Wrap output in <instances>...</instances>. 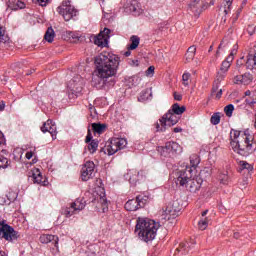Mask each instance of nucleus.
<instances>
[{
	"label": "nucleus",
	"instance_id": "nucleus-1",
	"mask_svg": "<svg viewBox=\"0 0 256 256\" xmlns=\"http://www.w3.org/2000/svg\"><path fill=\"white\" fill-rule=\"evenodd\" d=\"M119 61V56L111 53L100 54L95 58L96 71L92 83L96 89L115 85V80L112 77L117 75Z\"/></svg>",
	"mask_w": 256,
	"mask_h": 256
},
{
	"label": "nucleus",
	"instance_id": "nucleus-2",
	"mask_svg": "<svg viewBox=\"0 0 256 256\" xmlns=\"http://www.w3.org/2000/svg\"><path fill=\"white\" fill-rule=\"evenodd\" d=\"M230 140V146L238 155L249 157V155L255 153L256 144L253 142V138L249 135L248 130L241 132L232 129L230 132Z\"/></svg>",
	"mask_w": 256,
	"mask_h": 256
},
{
	"label": "nucleus",
	"instance_id": "nucleus-3",
	"mask_svg": "<svg viewBox=\"0 0 256 256\" xmlns=\"http://www.w3.org/2000/svg\"><path fill=\"white\" fill-rule=\"evenodd\" d=\"M158 229L159 223L152 219L138 217L136 220L135 234L145 243H149V241L155 239Z\"/></svg>",
	"mask_w": 256,
	"mask_h": 256
},
{
	"label": "nucleus",
	"instance_id": "nucleus-4",
	"mask_svg": "<svg viewBox=\"0 0 256 256\" xmlns=\"http://www.w3.org/2000/svg\"><path fill=\"white\" fill-rule=\"evenodd\" d=\"M199 163V156L192 155L190 157V166H186L185 169L176 172V185H180V187L187 185V183L193 179V171L197 169Z\"/></svg>",
	"mask_w": 256,
	"mask_h": 256
},
{
	"label": "nucleus",
	"instance_id": "nucleus-5",
	"mask_svg": "<svg viewBox=\"0 0 256 256\" xmlns=\"http://www.w3.org/2000/svg\"><path fill=\"white\" fill-rule=\"evenodd\" d=\"M157 152L160 157L171 161V159H177L181 153H183V147L175 141L166 142L164 146H158Z\"/></svg>",
	"mask_w": 256,
	"mask_h": 256
},
{
	"label": "nucleus",
	"instance_id": "nucleus-6",
	"mask_svg": "<svg viewBox=\"0 0 256 256\" xmlns=\"http://www.w3.org/2000/svg\"><path fill=\"white\" fill-rule=\"evenodd\" d=\"M127 147V139L125 138H112L108 142L104 148L101 149L103 153L106 155H115L117 151H121V149H125Z\"/></svg>",
	"mask_w": 256,
	"mask_h": 256
},
{
	"label": "nucleus",
	"instance_id": "nucleus-7",
	"mask_svg": "<svg viewBox=\"0 0 256 256\" xmlns=\"http://www.w3.org/2000/svg\"><path fill=\"white\" fill-rule=\"evenodd\" d=\"M179 123V117L174 114L173 111L169 110L163 117L156 123V131H167V127H173Z\"/></svg>",
	"mask_w": 256,
	"mask_h": 256
},
{
	"label": "nucleus",
	"instance_id": "nucleus-8",
	"mask_svg": "<svg viewBox=\"0 0 256 256\" xmlns=\"http://www.w3.org/2000/svg\"><path fill=\"white\" fill-rule=\"evenodd\" d=\"M0 239H5L9 243H13V241L19 239V232L15 231L9 224H6L5 221H2L0 222Z\"/></svg>",
	"mask_w": 256,
	"mask_h": 256
},
{
	"label": "nucleus",
	"instance_id": "nucleus-9",
	"mask_svg": "<svg viewBox=\"0 0 256 256\" xmlns=\"http://www.w3.org/2000/svg\"><path fill=\"white\" fill-rule=\"evenodd\" d=\"M59 15H62L64 21H71L73 17H77V9L71 5V1H63L62 5L57 8Z\"/></svg>",
	"mask_w": 256,
	"mask_h": 256
},
{
	"label": "nucleus",
	"instance_id": "nucleus-10",
	"mask_svg": "<svg viewBox=\"0 0 256 256\" xmlns=\"http://www.w3.org/2000/svg\"><path fill=\"white\" fill-rule=\"evenodd\" d=\"M177 205V202H173L162 208L160 211L161 221H170V219H175L180 211V209L177 208Z\"/></svg>",
	"mask_w": 256,
	"mask_h": 256
},
{
	"label": "nucleus",
	"instance_id": "nucleus-11",
	"mask_svg": "<svg viewBox=\"0 0 256 256\" xmlns=\"http://www.w3.org/2000/svg\"><path fill=\"white\" fill-rule=\"evenodd\" d=\"M87 205V202L83 198H77L70 207L66 208L64 210L65 217H72V215H75L79 213V211H83L85 209V206Z\"/></svg>",
	"mask_w": 256,
	"mask_h": 256
},
{
	"label": "nucleus",
	"instance_id": "nucleus-12",
	"mask_svg": "<svg viewBox=\"0 0 256 256\" xmlns=\"http://www.w3.org/2000/svg\"><path fill=\"white\" fill-rule=\"evenodd\" d=\"M111 38V29L104 28L97 36L94 37V45L98 47H107Z\"/></svg>",
	"mask_w": 256,
	"mask_h": 256
},
{
	"label": "nucleus",
	"instance_id": "nucleus-13",
	"mask_svg": "<svg viewBox=\"0 0 256 256\" xmlns=\"http://www.w3.org/2000/svg\"><path fill=\"white\" fill-rule=\"evenodd\" d=\"M95 176V163L93 161H87L81 169V180L89 181Z\"/></svg>",
	"mask_w": 256,
	"mask_h": 256
},
{
	"label": "nucleus",
	"instance_id": "nucleus-14",
	"mask_svg": "<svg viewBox=\"0 0 256 256\" xmlns=\"http://www.w3.org/2000/svg\"><path fill=\"white\" fill-rule=\"evenodd\" d=\"M207 7H209V4H207L205 0H193L189 4V9L195 17H199V15H201V13L204 12Z\"/></svg>",
	"mask_w": 256,
	"mask_h": 256
},
{
	"label": "nucleus",
	"instance_id": "nucleus-15",
	"mask_svg": "<svg viewBox=\"0 0 256 256\" xmlns=\"http://www.w3.org/2000/svg\"><path fill=\"white\" fill-rule=\"evenodd\" d=\"M94 200H92V203H95V201H98L100 205H102L103 211H105V207H107V197L105 194V188L99 187L98 190H96V195L94 194Z\"/></svg>",
	"mask_w": 256,
	"mask_h": 256
},
{
	"label": "nucleus",
	"instance_id": "nucleus-16",
	"mask_svg": "<svg viewBox=\"0 0 256 256\" xmlns=\"http://www.w3.org/2000/svg\"><path fill=\"white\" fill-rule=\"evenodd\" d=\"M40 243H53L56 249H59V237L51 234H42L40 236Z\"/></svg>",
	"mask_w": 256,
	"mask_h": 256
},
{
	"label": "nucleus",
	"instance_id": "nucleus-17",
	"mask_svg": "<svg viewBox=\"0 0 256 256\" xmlns=\"http://www.w3.org/2000/svg\"><path fill=\"white\" fill-rule=\"evenodd\" d=\"M7 6L12 11H17L19 9H25V2L21 0H8Z\"/></svg>",
	"mask_w": 256,
	"mask_h": 256
},
{
	"label": "nucleus",
	"instance_id": "nucleus-18",
	"mask_svg": "<svg viewBox=\"0 0 256 256\" xmlns=\"http://www.w3.org/2000/svg\"><path fill=\"white\" fill-rule=\"evenodd\" d=\"M227 73L225 72H218L216 75V79L214 80L213 86H212V94L213 93H217V91L219 90V85H221V81H223V79H225V75Z\"/></svg>",
	"mask_w": 256,
	"mask_h": 256
},
{
	"label": "nucleus",
	"instance_id": "nucleus-19",
	"mask_svg": "<svg viewBox=\"0 0 256 256\" xmlns=\"http://www.w3.org/2000/svg\"><path fill=\"white\" fill-rule=\"evenodd\" d=\"M83 82L78 81L75 83V80L70 81L69 88L74 95H80L81 91H83Z\"/></svg>",
	"mask_w": 256,
	"mask_h": 256
},
{
	"label": "nucleus",
	"instance_id": "nucleus-20",
	"mask_svg": "<svg viewBox=\"0 0 256 256\" xmlns=\"http://www.w3.org/2000/svg\"><path fill=\"white\" fill-rule=\"evenodd\" d=\"M246 69H256V52L254 54H248L246 60Z\"/></svg>",
	"mask_w": 256,
	"mask_h": 256
},
{
	"label": "nucleus",
	"instance_id": "nucleus-21",
	"mask_svg": "<svg viewBox=\"0 0 256 256\" xmlns=\"http://www.w3.org/2000/svg\"><path fill=\"white\" fill-rule=\"evenodd\" d=\"M125 209L126 211H137V209H140L137 199L128 200L125 203Z\"/></svg>",
	"mask_w": 256,
	"mask_h": 256
},
{
	"label": "nucleus",
	"instance_id": "nucleus-22",
	"mask_svg": "<svg viewBox=\"0 0 256 256\" xmlns=\"http://www.w3.org/2000/svg\"><path fill=\"white\" fill-rule=\"evenodd\" d=\"M32 179L33 182L37 183L38 185H45V181H43V175L39 169L32 173Z\"/></svg>",
	"mask_w": 256,
	"mask_h": 256
},
{
	"label": "nucleus",
	"instance_id": "nucleus-23",
	"mask_svg": "<svg viewBox=\"0 0 256 256\" xmlns=\"http://www.w3.org/2000/svg\"><path fill=\"white\" fill-rule=\"evenodd\" d=\"M131 44L128 46V49L130 51H134V49H136L137 47H139V43L141 41V39L139 38V36H131L130 38Z\"/></svg>",
	"mask_w": 256,
	"mask_h": 256
},
{
	"label": "nucleus",
	"instance_id": "nucleus-24",
	"mask_svg": "<svg viewBox=\"0 0 256 256\" xmlns=\"http://www.w3.org/2000/svg\"><path fill=\"white\" fill-rule=\"evenodd\" d=\"M107 129V125L101 124V123H92V130L94 133H98V135H101Z\"/></svg>",
	"mask_w": 256,
	"mask_h": 256
},
{
	"label": "nucleus",
	"instance_id": "nucleus-25",
	"mask_svg": "<svg viewBox=\"0 0 256 256\" xmlns=\"http://www.w3.org/2000/svg\"><path fill=\"white\" fill-rule=\"evenodd\" d=\"M45 41L48 43H53V40L55 39V30H53L52 27H49L44 35Z\"/></svg>",
	"mask_w": 256,
	"mask_h": 256
},
{
	"label": "nucleus",
	"instance_id": "nucleus-26",
	"mask_svg": "<svg viewBox=\"0 0 256 256\" xmlns=\"http://www.w3.org/2000/svg\"><path fill=\"white\" fill-rule=\"evenodd\" d=\"M189 185L190 191H199L201 189V184L199 182L195 181V179L190 178V181L187 182L184 187H187Z\"/></svg>",
	"mask_w": 256,
	"mask_h": 256
},
{
	"label": "nucleus",
	"instance_id": "nucleus-27",
	"mask_svg": "<svg viewBox=\"0 0 256 256\" xmlns=\"http://www.w3.org/2000/svg\"><path fill=\"white\" fill-rule=\"evenodd\" d=\"M136 201L138 203V207H140V209H143V207H145V205H147V201H149V197H147L145 195H138L136 197Z\"/></svg>",
	"mask_w": 256,
	"mask_h": 256
},
{
	"label": "nucleus",
	"instance_id": "nucleus-28",
	"mask_svg": "<svg viewBox=\"0 0 256 256\" xmlns=\"http://www.w3.org/2000/svg\"><path fill=\"white\" fill-rule=\"evenodd\" d=\"M185 106H179L178 103L173 104L172 109L170 111H172V113H174L175 115H183V113H185Z\"/></svg>",
	"mask_w": 256,
	"mask_h": 256
},
{
	"label": "nucleus",
	"instance_id": "nucleus-29",
	"mask_svg": "<svg viewBox=\"0 0 256 256\" xmlns=\"http://www.w3.org/2000/svg\"><path fill=\"white\" fill-rule=\"evenodd\" d=\"M237 49H239V46L235 44L230 55L224 60V62L229 63L231 65V63H233V59H235V55H237Z\"/></svg>",
	"mask_w": 256,
	"mask_h": 256
},
{
	"label": "nucleus",
	"instance_id": "nucleus-30",
	"mask_svg": "<svg viewBox=\"0 0 256 256\" xmlns=\"http://www.w3.org/2000/svg\"><path fill=\"white\" fill-rule=\"evenodd\" d=\"M253 83V74L245 73L242 75V85H249Z\"/></svg>",
	"mask_w": 256,
	"mask_h": 256
},
{
	"label": "nucleus",
	"instance_id": "nucleus-31",
	"mask_svg": "<svg viewBox=\"0 0 256 256\" xmlns=\"http://www.w3.org/2000/svg\"><path fill=\"white\" fill-rule=\"evenodd\" d=\"M0 43H9V35L2 26H0Z\"/></svg>",
	"mask_w": 256,
	"mask_h": 256
},
{
	"label": "nucleus",
	"instance_id": "nucleus-32",
	"mask_svg": "<svg viewBox=\"0 0 256 256\" xmlns=\"http://www.w3.org/2000/svg\"><path fill=\"white\" fill-rule=\"evenodd\" d=\"M210 122L212 123V125H219V123H221V113H214L210 118Z\"/></svg>",
	"mask_w": 256,
	"mask_h": 256
},
{
	"label": "nucleus",
	"instance_id": "nucleus-33",
	"mask_svg": "<svg viewBox=\"0 0 256 256\" xmlns=\"http://www.w3.org/2000/svg\"><path fill=\"white\" fill-rule=\"evenodd\" d=\"M97 147H99V142L97 140H92L89 144H88V151L93 154L97 151Z\"/></svg>",
	"mask_w": 256,
	"mask_h": 256
},
{
	"label": "nucleus",
	"instance_id": "nucleus-34",
	"mask_svg": "<svg viewBox=\"0 0 256 256\" xmlns=\"http://www.w3.org/2000/svg\"><path fill=\"white\" fill-rule=\"evenodd\" d=\"M208 226H209V219L207 218H203L198 222V228L200 229V231H205V229H207Z\"/></svg>",
	"mask_w": 256,
	"mask_h": 256
},
{
	"label": "nucleus",
	"instance_id": "nucleus-35",
	"mask_svg": "<svg viewBox=\"0 0 256 256\" xmlns=\"http://www.w3.org/2000/svg\"><path fill=\"white\" fill-rule=\"evenodd\" d=\"M233 3V0H226L225 4L223 6V13L225 15H229L231 13V5Z\"/></svg>",
	"mask_w": 256,
	"mask_h": 256
},
{
	"label": "nucleus",
	"instance_id": "nucleus-36",
	"mask_svg": "<svg viewBox=\"0 0 256 256\" xmlns=\"http://www.w3.org/2000/svg\"><path fill=\"white\" fill-rule=\"evenodd\" d=\"M219 179H220V183H222V185H227V183H229L228 172L224 171L223 173H221L219 176Z\"/></svg>",
	"mask_w": 256,
	"mask_h": 256
},
{
	"label": "nucleus",
	"instance_id": "nucleus-37",
	"mask_svg": "<svg viewBox=\"0 0 256 256\" xmlns=\"http://www.w3.org/2000/svg\"><path fill=\"white\" fill-rule=\"evenodd\" d=\"M9 167V160L0 154V169H7Z\"/></svg>",
	"mask_w": 256,
	"mask_h": 256
},
{
	"label": "nucleus",
	"instance_id": "nucleus-38",
	"mask_svg": "<svg viewBox=\"0 0 256 256\" xmlns=\"http://www.w3.org/2000/svg\"><path fill=\"white\" fill-rule=\"evenodd\" d=\"M233 111H235V106H233V104H229V105L225 106V108H224L226 117H232Z\"/></svg>",
	"mask_w": 256,
	"mask_h": 256
},
{
	"label": "nucleus",
	"instance_id": "nucleus-39",
	"mask_svg": "<svg viewBox=\"0 0 256 256\" xmlns=\"http://www.w3.org/2000/svg\"><path fill=\"white\" fill-rule=\"evenodd\" d=\"M48 133H50L53 140L57 139V126L55 124L50 125Z\"/></svg>",
	"mask_w": 256,
	"mask_h": 256
},
{
	"label": "nucleus",
	"instance_id": "nucleus-40",
	"mask_svg": "<svg viewBox=\"0 0 256 256\" xmlns=\"http://www.w3.org/2000/svg\"><path fill=\"white\" fill-rule=\"evenodd\" d=\"M189 79H191V73L185 72L182 75V81H183L184 87H189Z\"/></svg>",
	"mask_w": 256,
	"mask_h": 256
},
{
	"label": "nucleus",
	"instance_id": "nucleus-41",
	"mask_svg": "<svg viewBox=\"0 0 256 256\" xmlns=\"http://www.w3.org/2000/svg\"><path fill=\"white\" fill-rule=\"evenodd\" d=\"M129 11H131V13H139L140 9H139V4H137V1H133L130 4Z\"/></svg>",
	"mask_w": 256,
	"mask_h": 256
},
{
	"label": "nucleus",
	"instance_id": "nucleus-42",
	"mask_svg": "<svg viewBox=\"0 0 256 256\" xmlns=\"http://www.w3.org/2000/svg\"><path fill=\"white\" fill-rule=\"evenodd\" d=\"M53 120H47L41 127L42 133H49V127H51Z\"/></svg>",
	"mask_w": 256,
	"mask_h": 256
},
{
	"label": "nucleus",
	"instance_id": "nucleus-43",
	"mask_svg": "<svg viewBox=\"0 0 256 256\" xmlns=\"http://www.w3.org/2000/svg\"><path fill=\"white\" fill-rule=\"evenodd\" d=\"M151 97V93L149 89L143 90L140 94V100L145 101L146 99H149Z\"/></svg>",
	"mask_w": 256,
	"mask_h": 256
},
{
	"label": "nucleus",
	"instance_id": "nucleus-44",
	"mask_svg": "<svg viewBox=\"0 0 256 256\" xmlns=\"http://www.w3.org/2000/svg\"><path fill=\"white\" fill-rule=\"evenodd\" d=\"M6 197H7V200L9 201V203H13V201H15V199H17V192L10 191V192H8Z\"/></svg>",
	"mask_w": 256,
	"mask_h": 256
},
{
	"label": "nucleus",
	"instance_id": "nucleus-45",
	"mask_svg": "<svg viewBox=\"0 0 256 256\" xmlns=\"http://www.w3.org/2000/svg\"><path fill=\"white\" fill-rule=\"evenodd\" d=\"M240 169H246L247 171H253V166L246 161H240Z\"/></svg>",
	"mask_w": 256,
	"mask_h": 256
},
{
	"label": "nucleus",
	"instance_id": "nucleus-46",
	"mask_svg": "<svg viewBox=\"0 0 256 256\" xmlns=\"http://www.w3.org/2000/svg\"><path fill=\"white\" fill-rule=\"evenodd\" d=\"M229 67H231V64L229 62L223 61L220 67V72L227 73V71H229Z\"/></svg>",
	"mask_w": 256,
	"mask_h": 256
},
{
	"label": "nucleus",
	"instance_id": "nucleus-47",
	"mask_svg": "<svg viewBox=\"0 0 256 256\" xmlns=\"http://www.w3.org/2000/svg\"><path fill=\"white\" fill-rule=\"evenodd\" d=\"M213 173V168L211 167H205L202 171H201V175H206V177H210V175Z\"/></svg>",
	"mask_w": 256,
	"mask_h": 256
},
{
	"label": "nucleus",
	"instance_id": "nucleus-48",
	"mask_svg": "<svg viewBox=\"0 0 256 256\" xmlns=\"http://www.w3.org/2000/svg\"><path fill=\"white\" fill-rule=\"evenodd\" d=\"M244 67L243 57L236 62V69L238 73H241V68Z\"/></svg>",
	"mask_w": 256,
	"mask_h": 256
},
{
	"label": "nucleus",
	"instance_id": "nucleus-49",
	"mask_svg": "<svg viewBox=\"0 0 256 256\" xmlns=\"http://www.w3.org/2000/svg\"><path fill=\"white\" fill-rule=\"evenodd\" d=\"M233 82L236 85H243V75L235 76Z\"/></svg>",
	"mask_w": 256,
	"mask_h": 256
},
{
	"label": "nucleus",
	"instance_id": "nucleus-50",
	"mask_svg": "<svg viewBox=\"0 0 256 256\" xmlns=\"http://www.w3.org/2000/svg\"><path fill=\"white\" fill-rule=\"evenodd\" d=\"M255 29H256V27H255V25H248V27H247V33H248V35H255Z\"/></svg>",
	"mask_w": 256,
	"mask_h": 256
},
{
	"label": "nucleus",
	"instance_id": "nucleus-51",
	"mask_svg": "<svg viewBox=\"0 0 256 256\" xmlns=\"http://www.w3.org/2000/svg\"><path fill=\"white\" fill-rule=\"evenodd\" d=\"M212 95H215L216 99H221V96L223 95V89L217 90L216 92L212 93Z\"/></svg>",
	"mask_w": 256,
	"mask_h": 256
},
{
	"label": "nucleus",
	"instance_id": "nucleus-52",
	"mask_svg": "<svg viewBox=\"0 0 256 256\" xmlns=\"http://www.w3.org/2000/svg\"><path fill=\"white\" fill-rule=\"evenodd\" d=\"M40 7H47L49 0H37Z\"/></svg>",
	"mask_w": 256,
	"mask_h": 256
},
{
	"label": "nucleus",
	"instance_id": "nucleus-53",
	"mask_svg": "<svg viewBox=\"0 0 256 256\" xmlns=\"http://www.w3.org/2000/svg\"><path fill=\"white\" fill-rule=\"evenodd\" d=\"M153 73H155V67L150 66L146 71V75L149 77V75H153Z\"/></svg>",
	"mask_w": 256,
	"mask_h": 256
},
{
	"label": "nucleus",
	"instance_id": "nucleus-54",
	"mask_svg": "<svg viewBox=\"0 0 256 256\" xmlns=\"http://www.w3.org/2000/svg\"><path fill=\"white\" fill-rule=\"evenodd\" d=\"M196 51H197V48H196L195 46H190V47L188 48V50H187V53H190V54H192V55H195Z\"/></svg>",
	"mask_w": 256,
	"mask_h": 256
},
{
	"label": "nucleus",
	"instance_id": "nucleus-55",
	"mask_svg": "<svg viewBox=\"0 0 256 256\" xmlns=\"http://www.w3.org/2000/svg\"><path fill=\"white\" fill-rule=\"evenodd\" d=\"M0 205H10V202L4 197H0Z\"/></svg>",
	"mask_w": 256,
	"mask_h": 256
},
{
	"label": "nucleus",
	"instance_id": "nucleus-56",
	"mask_svg": "<svg viewBox=\"0 0 256 256\" xmlns=\"http://www.w3.org/2000/svg\"><path fill=\"white\" fill-rule=\"evenodd\" d=\"M195 54L186 53V61H193Z\"/></svg>",
	"mask_w": 256,
	"mask_h": 256
},
{
	"label": "nucleus",
	"instance_id": "nucleus-57",
	"mask_svg": "<svg viewBox=\"0 0 256 256\" xmlns=\"http://www.w3.org/2000/svg\"><path fill=\"white\" fill-rule=\"evenodd\" d=\"M68 37L70 39H79V36H77L74 32H68Z\"/></svg>",
	"mask_w": 256,
	"mask_h": 256
},
{
	"label": "nucleus",
	"instance_id": "nucleus-58",
	"mask_svg": "<svg viewBox=\"0 0 256 256\" xmlns=\"http://www.w3.org/2000/svg\"><path fill=\"white\" fill-rule=\"evenodd\" d=\"M174 99L176 101H181L183 99V96H181L180 94H177V92H174Z\"/></svg>",
	"mask_w": 256,
	"mask_h": 256
},
{
	"label": "nucleus",
	"instance_id": "nucleus-59",
	"mask_svg": "<svg viewBox=\"0 0 256 256\" xmlns=\"http://www.w3.org/2000/svg\"><path fill=\"white\" fill-rule=\"evenodd\" d=\"M91 139H93V136H91V132L90 131H88V134H87V136H86V143H91Z\"/></svg>",
	"mask_w": 256,
	"mask_h": 256
},
{
	"label": "nucleus",
	"instance_id": "nucleus-60",
	"mask_svg": "<svg viewBox=\"0 0 256 256\" xmlns=\"http://www.w3.org/2000/svg\"><path fill=\"white\" fill-rule=\"evenodd\" d=\"M0 145H5V136L3 133H0Z\"/></svg>",
	"mask_w": 256,
	"mask_h": 256
},
{
	"label": "nucleus",
	"instance_id": "nucleus-61",
	"mask_svg": "<svg viewBox=\"0 0 256 256\" xmlns=\"http://www.w3.org/2000/svg\"><path fill=\"white\" fill-rule=\"evenodd\" d=\"M0 111H5V102L4 101L0 102Z\"/></svg>",
	"mask_w": 256,
	"mask_h": 256
},
{
	"label": "nucleus",
	"instance_id": "nucleus-62",
	"mask_svg": "<svg viewBox=\"0 0 256 256\" xmlns=\"http://www.w3.org/2000/svg\"><path fill=\"white\" fill-rule=\"evenodd\" d=\"M181 131H183V129L181 127H176L173 129L174 133H181Z\"/></svg>",
	"mask_w": 256,
	"mask_h": 256
},
{
	"label": "nucleus",
	"instance_id": "nucleus-63",
	"mask_svg": "<svg viewBox=\"0 0 256 256\" xmlns=\"http://www.w3.org/2000/svg\"><path fill=\"white\" fill-rule=\"evenodd\" d=\"M246 104L247 105H255V101L250 100V99H246Z\"/></svg>",
	"mask_w": 256,
	"mask_h": 256
},
{
	"label": "nucleus",
	"instance_id": "nucleus-64",
	"mask_svg": "<svg viewBox=\"0 0 256 256\" xmlns=\"http://www.w3.org/2000/svg\"><path fill=\"white\" fill-rule=\"evenodd\" d=\"M33 157V152L26 153V159H31Z\"/></svg>",
	"mask_w": 256,
	"mask_h": 256
}]
</instances>
